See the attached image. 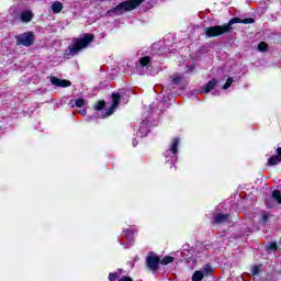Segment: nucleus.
Segmentation results:
<instances>
[{"instance_id":"423d86ee","label":"nucleus","mask_w":281,"mask_h":281,"mask_svg":"<svg viewBox=\"0 0 281 281\" xmlns=\"http://www.w3.org/2000/svg\"><path fill=\"white\" fill-rule=\"evenodd\" d=\"M212 266L205 265L200 270L195 271L192 276V281H201L212 274Z\"/></svg>"},{"instance_id":"f03ea898","label":"nucleus","mask_w":281,"mask_h":281,"mask_svg":"<svg viewBox=\"0 0 281 281\" xmlns=\"http://www.w3.org/2000/svg\"><path fill=\"white\" fill-rule=\"evenodd\" d=\"M95 36L93 34H86L83 37L77 38L71 45L65 50V56H76L81 49L89 47V43H92Z\"/></svg>"},{"instance_id":"7ed1b4c3","label":"nucleus","mask_w":281,"mask_h":281,"mask_svg":"<svg viewBox=\"0 0 281 281\" xmlns=\"http://www.w3.org/2000/svg\"><path fill=\"white\" fill-rule=\"evenodd\" d=\"M144 3V0H127L124 2H121L115 8L108 11V14H124V12H131V10H135V8H138V5H142Z\"/></svg>"},{"instance_id":"39448f33","label":"nucleus","mask_w":281,"mask_h":281,"mask_svg":"<svg viewBox=\"0 0 281 281\" xmlns=\"http://www.w3.org/2000/svg\"><path fill=\"white\" fill-rule=\"evenodd\" d=\"M16 45H23L24 47H32L34 45V33L26 32L16 36Z\"/></svg>"},{"instance_id":"c756f323","label":"nucleus","mask_w":281,"mask_h":281,"mask_svg":"<svg viewBox=\"0 0 281 281\" xmlns=\"http://www.w3.org/2000/svg\"><path fill=\"white\" fill-rule=\"evenodd\" d=\"M187 71H192L194 68L192 66H187Z\"/></svg>"},{"instance_id":"dca6fc26","label":"nucleus","mask_w":281,"mask_h":281,"mask_svg":"<svg viewBox=\"0 0 281 281\" xmlns=\"http://www.w3.org/2000/svg\"><path fill=\"white\" fill-rule=\"evenodd\" d=\"M214 223H227L229 221V214L218 213L213 216Z\"/></svg>"},{"instance_id":"a878e982","label":"nucleus","mask_w":281,"mask_h":281,"mask_svg":"<svg viewBox=\"0 0 281 281\" xmlns=\"http://www.w3.org/2000/svg\"><path fill=\"white\" fill-rule=\"evenodd\" d=\"M260 273V266H255L251 269V274L252 276H258Z\"/></svg>"},{"instance_id":"4be33fe9","label":"nucleus","mask_w":281,"mask_h":281,"mask_svg":"<svg viewBox=\"0 0 281 281\" xmlns=\"http://www.w3.org/2000/svg\"><path fill=\"white\" fill-rule=\"evenodd\" d=\"M75 106H78V109H82V106H85V100L83 99H76L75 100Z\"/></svg>"},{"instance_id":"20e7f679","label":"nucleus","mask_w":281,"mask_h":281,"mask_svg":"<svg viewBox=\"0 0 281 281\" xmlns=\"http://www.w3.org/2000/svg\"><path fill=\"white\" fill-rule=\"evenodd\" d=\"M179 148V138H173L168 150L165 151V158L167 164H177V153Z\"/></svg>"},{"instance_id":"7c9ffc66","label":"nucleus","mask_w":281,"mask_h":281,"mask_svg":"<svg viewBox=\"0 0 281 281\" xmlns=\"http://www.w3.org/2000/svg\"><path fill=\"white\" fill-rule=\"evenodd\" d=\"M132 144L134 147L137 146V139H133Z\"/></svg>"},{"instance_id":"6e6552de","label":"nucleus","mask_w":281,"mask_h":281,"mask_svg":"<svg viewBox=\"0 0 281 281\" xmlns=\"http://www.w3.org/2000/svg\"><path fill=\"white\" fill-rule=\"evenodd\" d=\"M122 273H124V270L119 269L117 271L111 272L109 274V280L110 281H133V279H131V277H126V276H122Z\"/></svg>"},{"instance_id":"5701e85b","label":"nucleus","mask_w":281,"mask_h":281,"mask_svg":"<svg viewBox=\"0 0 281 281\" xmlns=\"http://www.w3.org/2000/svg\"><path fill=\"white\" fill-rule=\"evenodd\" d=\"M232 82H234V79L228 77L226 83L223 86V89H229L232 87Z\"/></svg>"},{"instance_id":"f257e3e1","label":"nucleus","mask_w":281,"mask_h":281,"mask_svg":"<svg viewBox=\"0 0 281 281\" xmlns=\"http://www.w3.org/2000/svg\"><path fill=\"white\" fill-rule=\"evenodd\" d=\"M236 23H244V25H249L250 23H254V19L248 18L243 20L240 18H233L228 23L224 25H215L204 29V34L206 38H214L216 36L227 34V32H232V25Z\"/></svg>"},{"instance_id":"f8f14e48","label":"nucleus","mask_w":281,"mask_h":281,"mask_svg":"<svg viewBox=\"0 0 281 281\" xmlns=\"http://www.w3.org/2000/svg\"><path fill=\"white\" fill-rule=\"evenodd\" d=\"M20 19L22 23H30L34 19V13L30 10H24L20 13Z\"/></svg>"},{"instance_id":"393cba45","label":"nucleus","mask_w":281,"mask_h":281,"mask_svg":"<svg viewBox=\"0 0 281 281\" xmlns=\"http://www.w3.org/2000/svg\"><path fill=\"white\" fill-rule=\"evenodd\" d=\"M269 251H276L278 249V245L276 243H271L267 246Z\"/></svg>"},{"instance_id":"f3484780","label":"nucleus","mask_w":281,"mask_h":281,"mask_svg":"<svg viewBox=\"0 0 281 281\" xmlns=\"http://www.w3.org/2000/svg\"><path fill=\"white\" fill-rule=\"evenodd\" d=\"M52 11L54 12V14H58V13L63 12V2L55 1L52 4Z\"/></svg>"},{"instance_id":"ddd939ff","label":"nucleus","mask_w":281,"mask_h":281,"mask_svg":"<svg viewBox=\"0 0 281 281\" xmlns=\"http://www.w3.org/2000/svg\"><path fill=\"white\" fill-rule=\"evenodd\" d=\"M150 65V57H142L136 64V69H148Z\"/></svg>"},{"instance_id":"9b49d317","label":"nucleus","mask_w":281,"mask_h":281,"mask_svg":"<svg viewBox=\"0 0 281 281\" xmlns=\"http://www.w3.org/2000/svg\"><path fill=\"white\" fill-rule=\"evenodd\" d=\"M50 82L52 85H54V87H61L64 89L67 87H71V81L67 79H59L58 77H52Z\"/></svg>"},{"instance_id":"bb28decb","label":"nucleus","mask_w":281,"mask_h":281,"mask_svg":"<svg viewBox=\"0 0 281 281\" xmlns=\"http://www.w3.org/2000/svg\"><path fill=\"white\" fill-rule=\"evenodd\" d=\"M269 214H267V213H263L262 215H261V221H262V223H267V221H269Z\"/></svg>"},{"instance_id":"4468645a","label":"nucleus","mask_w":281,"mask_h":281,"mask_svg":"<svg viewBox=\"0 0 281 281\" xmlns=\"http://www.w3.org/2000/svg\"><path fill=\"white\" fill-rule=\"evenodd\" d=\"M278 155H274L268 159V166H278L281 161V147L277 149Z\"/></svg>"},{"instance_id":"0eeeda50","label":"nucleus","mask_w":281,"mask_h":281,"mask_svg":"<svg viewBox=\"0 0 281 281\" xmlns=\"http://www.w3.org/2000/svg\"><path fill=\"white\" fill-rule=\"evenodd\" d=\"M159 265H161V261L159 260V257L155 254H149L146 258V267L149 269V271H157L159 269Z\"/></svg>"},{"instance_id":"9d476101","label":"nucleus","mask_w":281,"mask_h":281,"mask_svg":"<svg viewBox=\"0 0 281 281\" xmlns=\"http://www.w3.org/2000/svg\"><path fill=\"white\" fill-rule=\"evenodd\" d=\"M123 236L124 238H126V243L124 244V241H121V245L125 246V249H128V247H132L133 243H135L134 239V233L131 231V228H127L125 231H123Z\"/></svg>"},{"instance_id":"6ab92c4d","label":"nucleus","mask_w":281,"mask_h":281,"mask_svg":"<svg viewBox=\"0 0 281 281\" xmlns=\"http://www.w3.org/2000/svg\"><path fill=\"white\" fill-rule=\"evenodd\" d=\"M170 262H175V257L166 256L162 260H160V265H170Z\"/></svg>"},{"instance_id":"412c9836","label":"nucleus","mask_w":281,"mask_h":281,"mask_svg":"<svg viewBox=\"0 0 281 281\" xmlns=\"http://www.w3.org/2000/svg\"><path fill=\"white\" fill-rule=\"evenodd\" d=\"M268 47H269V46L267 45V43L260 42V43L258 44L257 49H258V52H267Z\"/></svg>"},{"instance_id":"a211bd4d","label":"nucleus","mask_w":281,"mask_h":281,"mask_svg":"<svg viewBox=\"0 0 281 281\" xmlns=\"http://www.w3.org/2000/svg\"><path fill=\"white\" fill-rule=\"evenodd\" d=\"M216 85H218V81L216 79L209 81L204 88V93H210V91H212V89H214Z\"/></svg>"},{"instance_id":"c85d7f7f","label":"nucleus","mask_w":281,"mask_h":281,"mask_svg":"<svg viewBox=\"0 0 281 281\" xmlns=\"http://www.w3.org/2000/svg\"><path fill=\"white\" fill-rule=\"evenodd\" d=\"M80 115H87V110L82 109L79 111Z\"/></svg>"},{"instance_id":"aec40b11","label":"nucleus","mask_w":281,"mask_h":281,"mask_svg":"<svg viewBox=\"0 0 281 281\" xmlns=\"http://www.w3.org/2000/svg\"><path fill=\"white\" fill-rule=\"evenodd\" d=\"M272 198L274 199V201L281 204V193L279 190H274L272 192Z\"/></svg>"},{"instance_id":"2eb2a0df","label":"nucleus","mask_w":281,"mask_h":281,"mask_svg":"<svg viewBox=\"0 0 281 281\" xmlns=\"http://www.w3.org/2000/svg\"><path fill=\"white\" fill-rule=\"evenodd\" d=\"M148 121H143L138 128V135L139 137H146L148 135Z\"/></svg>"},{"instance_id":"b1692460","label":"nucleus","mask_w":281,"mask_h":281,"mask_svg":"<svg viewBox=\"0 0 281 281\" xmlns=\"http://www.w3.org/2000/svg\"><path fill=\"white\" fill-rule=\"evenodd\" d=\"M95 111H102L104 109V101H99L95 105H94Z\"/></svg>"},{"instance_id":"cd10ccee","label":"nucleus","mask_w":281,"mask_h":281,"mask_svg":"<svg viewBox=\"0 0 281 281\" xmlns=\"http://www.w3.org/2000/svg\"><path fill=\"white\" fill-rule=\"evenodd\" d=\"M181 82V77L180 76H175L173 77V85H179Z\"/></svg>"},{"instance_id":"1a4fd4ad","label":"nucleus","mask_w":281,"mask_h":281,"mask_svg":"<svg viewBox=\"0 0 281 281\" xmlns=\"http://www.w3.org/2000/svg\"><path fill=\"white\" fill-rule=\"evenodd\" d=\"M120 93L112 94V106L109 109L103 117H109L110 115H113V113H115V109H117V106L120 105Z\"/></svg>"}]
</instances>
